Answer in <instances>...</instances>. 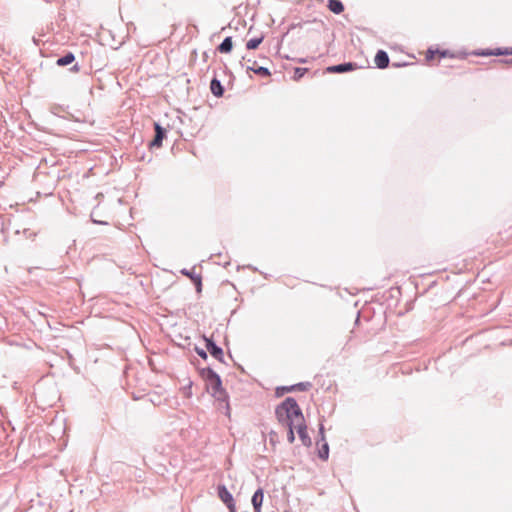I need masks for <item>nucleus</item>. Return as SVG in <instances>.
Instances as JSON below:
<instances>
[{
	"label": "nucleus",
	"mask_w": 512,
	"mask_h": 512,
	"mask_svg": "<svg viewBox=\"0 0 512 512\" xmlns=\"http://www.w3.org/2000/svg\"><path fill=\"white\" fill-rule=\"evenodd\" d=\"M269 437H270V442L272 444H275V441H276V438H277V433L275 431H271L269 433Z\"/></svg>",
	"instance_id": "31"
},
{
	"label": "nucleus",
	"mask_w": 512,
	"mask_h": 512,
	"mask_svg": "<svg viewBox=\"0 0 512 512\" xmlns=\"http://www.w3.org/2000/svg\"><path fill=\"white\" fill-rule=\"evenodd\" d=\"M233 49V40L231 36H227L223 39V41L217 46V51L220 53H230Z\"/></svg>",
	"instance_id": "16"
},
{
	"label": "nucleus",
	"mask_w": 512,
	"mask_h": 512,
	"mask_svg": "<svg viewBox=\"0 0 512 512\" xmlns=\"http://www.w3.org/2000/svg\"><path fill=\"white\" fill-rule=\"evenodd\" d=\"M101 153L103 154V156L98 155V158H97V161H98V171L100 170L99 162L107 161V160H111L112 159V156L109 154V152L101 150Z\"/></svg>",
	"instance_id": "26"
},
{
	"label": "nucleus",
	"mask_w": 512,
	"mask_h": 512,
	"mask_svg": "<svg viewBox=\"0 0 512 512\" xmlns=\"http://www.w3.org/2000/svg\"><path fill=\"white\" fill-rule=\"evenodd\" d=\"M72 70H78V65L75 64L73 67H72Z\"/></svg>",
	"instance_id": "38"
},
{
	"label": "nucleus",
	"mask_w": 512,
	"mask_h": 512,
	"mask_svg": "<svg viewBox=\"0 0 512 512\" xmlns=\"http://www.w3.org/2000/svg\"><path fill=\"white\" fill-rule=\"evenodd\" d=\"M308 68H304V67H295L294 68V73H293V80L295 81H299L302 77H304V75L308 72Z\"/></svg>",
	"instance_id": "22"
},
{
	"label": "nucleus",
	"mask_w": 512,
	"mask_h": 512,
	"mask_svg": "<svg viewBox=\"0 0 512 512\" xmlns=\"http://www.w3.org/2000/svg\"><path fill=\"white\" fill-rule=\"evenodd\" d=\"M199 375L205 382V386H209L215 381V378H219L220 375L214 371L211 367L199 368Z\"/></svg>",
	"instance_id": "10"
},
{
	"label": "nucleus",
	"mask_w": 512,
	"mask_h": 512,
	"mask_svg": "<svg viewBox=\"0 0 512 512\" xmlns=\"http://www.w3.org/2000/svg\"><path fill=\"white\" fill-rule=\"evenodd\" d=\"M264 500V490L262 487L256 489L251 498V503L254 509V512H262V505Z\"/></svg>",
	"instance_id": "11"
},
{
	"label": "nucleus",
	"mask_w": 512,
	"mask_h": 512,
	"mask_svg": "<svg viewBox=\"0 0 512 512\" xmlns=\"http://www.w3.org/2000/svg\"><path fill=\"white\" fill-rule=\"evenodd\" d=\"M408 65L407 62H393L392 63V67L394 68H400V67H403V66H406Z\"/></svg>",
	"instance_id": "32"
},
{
	"label": "nucleus",
	"mask_w": 512,
	"mask_h": 512,
	"mask_svg": "<svg viewBox=\"0 0 512 512\" xmlns=\"http://www.w3.org/2000/svg\"><path fill=\"white\" fill-rule=\"evenodd\" d=\"M495 49H483L475 52L474 54L477 56H494Z\"/></svg>",
	"instance_id": "28"
},
{
	"label": "nucleus",
	"mask_w": 512,
	"mask_h": 512,
	"mask_svg": "<svg viewBox=\"0 0 512 512\" xmlns=\"http://www.w3.org/2000/svg\"><path fill=\"white\" fill-rule=\"evenodd\" d=\"M512 55V47L495 48L494 56Z\"/></svg>",
	"instance_id": "24"
},
{
	"label": "nucleus",
	"mask_w": 512,
	"mask_h": 512,
	"mask_svg": "<svg viewBox=\"0 0 512 512\" xmlns=\"http://www.w3.org/2000/svg\"><path fill=\"white\" fill-rule=\"evenodd\" d=\"M203 339L205 341V346H206L207 352H209L210 355L212 357H214L215 359H217L219 362L225 363L224 351H223L222 347L217 345V343L215 342L213 337H207L204 335Z\"/></svg>",
	"instance_id": "2"
},
{
	"label": "nucleus",
	"mask_w": 512,
	"mask_h": 512,
	"mask_svg": "<svg viewBox=\"0 0 512 512\" xmlns=\"http://www.w3.org/2000/svg\"><path fill=\"white\" fill-rule=\"evenodd\" d=\"M505 62L506 63H512V59L511 60H506Z\"/></svg>",
	"instance_id": "40"
},
{
	"label": "nucleus",
	"mask_w": 512,
	"mask_h": 512,
	"mask_svg": "<svg viewBox=\"0 0 512 512\" xmlns=\"http://www.w3.org/2000/svg\"><path fill=\"white\" fill-rule=\"evenodd\" d=\"M101 172L108 174V170H106V169H101Z\"/></svg>",
	"instance_id": "39"
},
{
	"label": "nucleus",
	"mask_w": 512,
	"mask_h": 512,
	"mask_svg": "<svg viewBox=\"0 0 512 512\" xmlns=\"http://www.w3.org/2000/svg\"><path fill=\"white\" fill-rule=\"evenodd\" d=\"M192 385H193V382L190 379H188L187 384L184 385L183 388H182L183 395L186 398H191L192 397Z\"/></svg>",
	"instance_id": "23"
},
{
	"label": "nucleus",
	"mask_w": 512,
	"mask_h": 512,
	"mask_svg": "<svg viewBox=\"0 0 512 512\" xmlns=\"http://www.w3.org/2000/svg\"><path fill=\"white\" fill-rule=\"evenodd\" d=\"M263 40H264V35H260L259 37H254V38L249 39L246 42V49H248V50L257 49Z\"/></svg>",
	"instance_id": "21"
},
{
	"label": "nucleus",
	"mask_w": 512,
	"mask_h": 512,
	"mask_svg": "<svg viewBox=\"0 0 512 512\" xmlns=\"http://www.w3.org/2000/svg\"><path fill=\"white\" fill-rule=\"evenodd\" d=\"M247 268H248V269H252V270H254V271H257V268H256V267H253L252 265H248V266H247Z\"/></svg>",
	"instance_id": "37"
},
{
	"label": "nucleus",
	"mask_w": 512,
	"mask_h": 512,
	"mask_svg": "<svg viewBox=\"0 0 512 512\" xmlns=\"http://www.w3.org/2000/svg\"><path fill=\"white\" fill-rule=\"evenodd\" d=\"M154 131L155 135L148 144L150 149L160 148L167 134L166 128H164L159 122H154Z\"/></svg>",
	"instance_id": "4"
},
{
	"label": "nucleus",
	"mask_w": 512,
	"mask_h": 512,
	"mask_svg": "<svg viewBox=\"0 0 512 512\" xmlns=\"http://www.w3.org/2000/svg\"><path fill=\"white\" fill-rule=\"evenodd\" d=\"M277 421L287 427V440L290 444L295 441L294 420H303V412L293 397L285 398L275 409Z\"/></svg>",
	"instance_id": "1"
},
{
	"label": "nucleus",
	"mask_w": 512,
	"mask_h": 512,
	"mask_svg": "<svg viewBox=\"0 0 512 512\" xmlns=\"http://www.w3.org/2000/svg\"><path fill=\"white\" fill-rule=\"evenodd\" d=\"M97 224H98V225H106L107 223H106V222H104V221L98 220V221H97Z\"/></svg>",
	"instance_id": "36"
},
{
	"label": "nucleus",
	"mask_w": 512,
	"mask_h": 512,
	"mask_svg": "<svg viewBox=\"0 0 512 512\" xmlns=\"http://www.w3.org/2000/svg\"><path fill=\"white\" fill-rule=\"evenodd\" d=\"M436 54H437L436 49L434 50L433 48H429L426 52V60L427 61L432 60Z\"/></svg>",
	"instance_id": "29"
},
{
	"label": "nucleus",
	"mask_w": 512,
	"mask_h": 512,
	"mask_svg": "<svg viewBox=\"0 0 512 512\" xmlns=\"http://www.w3.org/2000/svg\"><path fill=\"white\" fill-rule=\"evenodd\" d=\"M194 350L200 358H202L203 360H207V358H208L207 349L205 350L203 348L195 346Z\"/></svg>",
	"instance_id": "27"
},
{
	"label": "nucleus",
	"mask_w": 512,
	"mask_h": 512,
	"mask_svg": "<svg viewBox=\"0 0 512 512\" xmlns=\"http://www.w3.org/2000/svg\"><path fill=\"white\" fill-rule=\"evenodd\" d=\"M358 68L357 63L355 62H343L336 65H331L326 68V72L328 73H348L354 71Z\"/></svg>",
	"instance_id": "7"
},
{
	"label": "nucleus",
	"mask_w": 512,
	"mask_h": 512,
	"mask_svg": "<svg viewBox=\"0 0 512 512\" xmlns=\"http://www.w3.org/2000/svg\"><path fill=\"white\" fill-rule=\"evenodd\" d=\"M298 62H299V63H306V62H307V60H306L305 58H300V59L298 60Z\"/></svg>",
	"instance_id": "35"
},
{
	"label": "nucleus",
	"mask_w": 512,
	"mask_h": 512,
	"mask_svg": "<svg viewBox=\"0 0 512 512\" xmlns=\"http://www.w3.org/2000/svg\"><path fill=\"white\" fill-rule=\"evenodd\" d=\"M217 495L225 505L234 501V497H233L232 493L228 490V488L224 484H219L217 486Z\"/></svg>",
	"instance_id": "14"
},
{
	"label": "nucleus",
	"mask_w": 512,
	"mask_h": 512,
	"mask_svg": "<svg viewBox=\"0 0 512 512\" xmlns=\"http://www.w3.org/2000/svg\"><path fill=\"white\" fill-rule=\"evenodd\" d=\"M75 60V55L72 53V52H68L66 53L65 55L59 57L57 60H56V64L58 66H67V65H70L71 63H73Z\"/></svg>",
	"instance_id": "18"
},
{
	"label": "nucleus",
	"mask_w": 512,
	"mask_h": 512,
	"mask_svg": "<svg viewBox=\"0 0 512 512\" xmlns=\"http://www.w3.org/2000/svg\"><path fill=\"white\" fill-rule=\"evenodd\" d=\"M374 62L376 64L377 68L386 69L390 64V59H389L388 53L381 49L378 50L374 57Z\"/></svg>",
	"instance_id": "12"
},
{
	"label": "nucleus",
	"mask_w": 512,
	"mask_h": 512,
	"mask_svg": "<svg viewBox=\"0 0 512 512\" xmlns=\"http://www.w3.org/2000/svg\"><path fill=\"white\" fill-rule=\"evenodd\" d=\"M312 387L310 382H299L290 386H283L282 389L286 392H292L294 390L307 391Z\"/></svg>",
	"instance_id": "17"
},
{
	"label": "nucleus",
	"mask_w": 512,
	"mask_h": 512,
	"mask_svg": "<svg viewBox=\"0 0 512 512\" xmlns=\"http://www.w3.org/2000/svg\"><path fill=\"white\" fill-rule=\"evenodd\" d=\"M328 8L334 14H340L344 11V4L340 0H328Z\"/></svg>",
	"instance_id": "19"
},
{
	"label": "nucleus",
	"mask_w": 512,
	"mask_h": 512,
	"mask_svg": "<svg viewBox=\"0 0 512 512\" xmlns=\"http://www.w3.org/2000/svg\"><path fill=\"white\" fill-rule=\"evenodd\" d=\"M436 51L440 58H447V57L453 58L455 56L454 53H452L451 51H449L447 49H444V50L436 49Z\"/></svg>",
	"instance_id": "25"
},
{
	"label": "nucleus",
	"mask_w": 512,
	"mask_h": 512,
	"mask_svg": "<svg viewBox=\"0 0 512 512\" xmlns=\"http://www.w3.org/2000/svg\"><path fill=\"white\" fill-rule=\"evenodd\" d=\"M90 220H91V222H92L93 224H96V218H94V214H93V212H91V214H90Z\"/></svg>",
	"instance_id": "34"
},
{
	"label": "nucleus",
	"mask_w": 512,
	"mask_h": 512,
	"mask_svg": "<svg viewBox=\"0 0 512 512\" xmlns=\"http://www.w3.org/2000/svg\"><path fill=\"white\" fill-rule=\"evenodd\" d=\"M242 61H246L248 63L247 71H252L256 75L263 77V78H267V77L271 76L270 70L267 67L258 66L256 60H253L252 58H247L246 56H243Z\"/></svg>",
	"instance_id": "6"
},
{
	"label": "nucleus",
	"mask_w": 512,
	"mask_h": 512,
	"mask_svg": "<svg viewBox=\"0 0 512 512\" xmlns=\"http://www.w3.org/2000/svg\"><path fill=\"white\" fill-rule=\"evenodd\" d=\"M226 507L228 508L229 512H237L235 500L226 504Z\"/></svg>",
	"instance_id": "30"
},
{
	"label": "nucleus",
	"mask_w": 512,
	"mask_h": 512,
	"mask_svg": "<svg viewBox=\"0 0 512 512\" xmlns=\"http://www.w3.org/2000/svg\"><path fill=\"white\" fill-rule=\"evenodd\" d=\"M318 436H319V440H318L317 444H319V442H322V444L318 448L317 455H318L319 459L326 461L329 458V444L327 443V441L325 439V428H324L323 423L319 424Z\"/></svg>",
	"instance_id": "3"
},
{
	"label": "nucleus",
	"mask_w": 512,
	"mask_h": 512,
	"mask_svg": "<svg viewBox=\"0 0 512 512\" xmlns=\"http://www.w3.org/2000/svg\"><path fill=\"white\" fill-rule=\"evenodd\" d=\"M210 90L211 93L217 98H220L224 95L225 88L222 82L216 76H214L210 81Z\"/></svg>",
	"instance_id": "13"
},
{
	"label": "nucleus",
	"mask_w": 512,
	"mask_h": 512,
	"mask_svg": "<svg viewBox=\"0 0 512 512\" xmlns=\"http://www.w3.org/2000/svg\"><path fill=\"white\" fill-rule=\"evenodd\" d=\"M100 196H101V194H100V193H98V194H97V197L99 198Z\"/></svg>",
	"instance_id": "41"
},
{
	"label": "nucleus",
	"mask_w": 512,
	"mask_h": 512,
	"mask_svg": "<svg viewBox=\"0 0 512 512\" xmlns=\"http://www.w3.org/2000/svg\"><path fill=\"white\" fill-rule=\"evenodd\" d=\"M222 389H223V383H222L221 376L219 378H215V381H213L212 384H210L209 386L206 387L207 392L210 394L219 392Z\"/></svg>",
	"instance_id": "20"
},
{
	"label": "nucleus",
	"mask_w": 512,
	"mask_h": 512,
	"mask_svg": "<svg viewBox=\"0 0 512 512\" xmlns=\"http://www.w3.org/2000/svg\"><path fill=\"white\" fill-rule=\"evenodd\" d=\"M211 396L219 403V409H224V414L230 417L231 408L227 391L223 388L219 392L211 393Z\"/></svg>",
	"instance_id": "5"
},
{
	"label": "nucleus",
	"mask_w": 512,
	"mask_h": 512,
	"mask_svg": "<svg viewBox=\"0 0 512 512\" xmlns=\"http://www.w3.org/2000/svg\"><path fill=\"white\" fill-rule=\"evenodd\" d=\"M295 429L297 430L298 436L302 442V444L306 447H310L312 445V440L307 431V425L305 423V419L300 420L297 425H295Z\"/></svg>",
	"instance_id": "8"
},
{
	"label": "nucleus",
	"mask_w": 512,
	"mask_h": 512,
	"mask_svg": "<svg viewBox=\"0 0 512 512\" xmlns=\"http://www.w3.org/2000/svg\"><path fill=\"white\" fill-rule=\"evenodd\" d=\"M300 26H301V23H293L290 25L289 30H292V29H294L296 27H300Z\"/></svg>",
	"instance_id": "33"
},
{
	"label": "nucleus",
	"mask_w": 512,
	"mask_h": 512,
	"mask_svg": "<svg viewBox=\"0 0 512 512\" xmlns=\"http://www.w3.org/2000/svg\"><path fill=\"white\" fill-rule=\"evenodd\" d=\"M110 40H113L110 30L104 29L102 26L98 29V44L102 46L109 45L112 47Z\"/></svg>",
	"instance_id": "15"
},
{
	"label": "nucleus",
	"mask_w": 512,
	"mask_h": 512,
	"mask_svg": "<svg viewBox=\"0 0 512 512\" xmlns=\"http://www.w3.org/2000/svg\"><path fill=\"white\" fill-rule=\"evenodd\" d=\"M180 272L182 275L189 277V280L194 284L197 293L202 292V277L200 274L195 273L194 268L191 270L183 268Z\"/></svg>",
	"instance_id": "9"
}]
</instances>
